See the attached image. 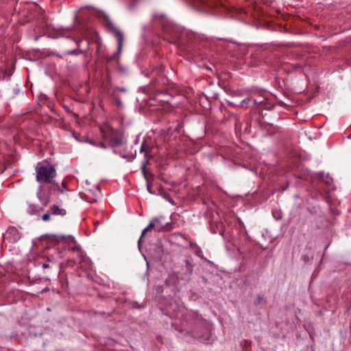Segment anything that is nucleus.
Returning a JSON list of instances; mask_svg holds the SVG:
<instances>
[{
  "instance_id": "1",
  "label": "nucleus",
  "mask_w": 351,
  "mask_h": 351,
  "mask_svg": "<svg viewBox=\"0 0 351 351\" xmlns=\"http://www.w3.org/2000/svg\"><path fill=\"white\" fill-rule=\"evenodd\" d=\"M308 179L311 180L310 187L311 189V195L312 197H320L330 204V197L328 194L335 191V186L333 179L329 173L325 174L323 171L311 174L308 173Z\"/></svg>"
},
{
  "instance_id": "2",
  "label": "nucleus",
  "mask_w": 351,
  "mask_h": 351,
  "mask_svg": "<svg viewBox=\"0 0 351 351\" xmlns=\"http://www.w3.org/2000/svg\"><path fill=\"white\" fill-rule=\"evenodd\" d=\"M56 176V170L53 165H43L38 163L36 167V180L40 184L51 183Z\"/></svg>"
},
{
  "instance_id": "3",
  "label": "nucleus",
  "mask_w": 351,
  "mask_h": 351,
  "mask_svg": "<svg viewBox=\"0 0 351 351\" xmlns=\"http://www.w3.org/2000/svg\"><path fill=\"white\" fill-rule=\"evenodd\" d=\"M106 28L108 31L117 38L118 42V51L121 52L124 40L123 33L111 23H108L106 25Z\"/></svg>"
},
{
  "instance_id": "4",
  "label": "nucleus",
  "mask_w": 351,
  "mask_h": 351,
  "mask_svg": "<svg viewBox=\"0 0 351 351\" xmlns=\"http://www.w3.org/2000/svg\"><path fill=\"white\" fill-rule=\"evenodd\" d=\"M165 228V225L161 222V219L156 217L150 221L148 226L142 231L141 238L138 241L140 242L142 239V237H144L145 233L152 229H154L156 231L160 232Z\"/></svg>"
},
{
  "instance_id": "5",
  "label": "nucleus",
  "mask_w": 351,
  "mask_h": 351,
  "mask_svg": "<svg viewBox=\"0 0 351 351\" xmlns=\"http://www.w3.org/2000/svg\"><path fill=\"white\" fill-rule=\"evenodd\" d=\"M151 150V147L149 145H147V141L145 140L141 146V149H140V152L141 153H144V156H145V160L142 161V163H141V168H142V171L143 173H145V168H146V165H147V163L148 162L150 158H152V156L149 154V151Z\"/></svg>"
},
{
  "instance_id": "6",
  "label": "nucleus",
  "mask_w": 351,
  "mask_h": 351,
  "mask_svg": "<svg viewBox=\"0 0 351 351\" xmlns=\"http://www.w3.org/2000/svg\"><path fill=\"white\" fill-rule=\"evenodd\" d=\"M193 3L197 9L202 10L203 11H206V8L204 7L210 8L213 6L208 0H194Z\"/></svg>"
},
{
  "instance_id": "7",
  "label": "nucleus",
  "mask_w": 351,
  "mask_h": 351,
  "mask_svg": "<svg viewBox=\"0 0 351 351\" xmlns=\"http://www.w3.org/2000/svg\"><path fill=\"white\" fill-rule=\"evenodd\" d=\"M51 213L54 215H61L64 216L66 214V211L65 209L60 208L58 206L53 205L51 207Z\"/></svg>"
},
{
  "instance_id": "8",
  "label": "nucleus",
  "mask_w": 351,
  "mask_h": 351,
  "mask_svg": "<svg viewBox=\"0 0 351 351\" xmlns=\"http://www.w3.org/2000/svg\"><path fill=\"white\" fill-rule=\"evenodd\" d=\"M69 241H71L73 243V246H71V247H69V250H72V251H76L80 256H82V252L80 250L79 247L76 245L74 238L71 236H69Z\"/></svg>"
},
{
  "instance_id": "9",
  "label": "nucleus",
  "mask_w": 351,
  "mask_h": 351,
  "mask_svg": "<svg viewBox=\"0 0 351 351\" xmlns=\"http://www.w3.org/2000/svg\"><path fill=\"white\" fill-rule=\"evenodd\" d=\"M319 87L318 86H316L315 90L313 93V94L311 96V97H308V101L310 100V99H312L317 95V94L319 93Z\"/></svg>"
},
{
  "instance_id": "10",
  "label": "nucleus",
  "mask_w": 351,
  "mask_h": 351,
  "mask_svg": "<svg viewBox=\"0 0 351 351\" xmlns=\"http://www.w3.org/2000/svg\"><path fill=\"white\" fill-rule=\"evenodd\" d=\"M50 217H51L50 214L47 213V214H44V215L42 216V219H43V221H48V220H49V219H50Z\"/></svg>"
},
{
  "instance_id": "11",
  "label": "nucleus",
  "mask_w": 351,
  "mask_h": 351,
  "mask_svg": "<svg viewBox=\"0 0 351 351\" xmlns=\"http://www.w3.org/2000/svg\"><path fill=\"white\" fill-rule=\"evenodd\" d=\"M62 187H61V188H60V189H59V191H60V192L61 193H64V188L66 187V186H65V184H64V183L63 182H62Z\"/></svg>"
},
{
  "instance_id": "12",
  "label": "nucleus",
  "mask_w": 351,
  "mask_h": 351,
  "mask_svg": "<svg viewBox=\"0 0 351 351\" xmlns=\"http://www.w3.org/2000/svg\"><path fill=\"white\" fill-rule=\"evenodd\" d=\"M196 255L198 256L199 257H201L202 258V252L201 250V249H198V250H197L196 252Z\"/></svg>"
},
{
  "instance_id": "13",
  "label": "nucleus",
  "mask_w": 351,
  "mask_h": 351,
  "mask_svg": "<svg viewBox=\"0 0 351 351\" xmlns=\"http://www.w3.org/2000/svg\"><path fill=\"white\" fill-rule=\"evenodd\" d=\"M116 102L119 106H122V101L120 99H116Z\"/></svg>"
},
{
  "instance_id": "14",
  "label": "nucleus",
  "mask_w": 351,
  "mask_h": 351,
  "mask_svg": "<svg viewBox=\"0 0 351 351\" xmlns=\"http://www.w3.org/2000/svg\"><path fill=\"white\" fill-rule=\"evenodd\" d=\"M42 267H43V269H47V268H49V264H47V263H43V265H42Z\"/></svg>"
},
{
  "instance_id": "15",
  "label": "nucleus",
  "mask_w": 351,
  "mask_h": 351,
  "mask_svg": "<svg viewBox=\"0 0 351 351\" xmlns=\"http://www.w3.org/2000/svg\"><path fill=\"white\" fill-rule=\"evenodd\" d=\"M119 90L121 91V92H125V89L124 88H119Z\"/></svg>"
},
{
  "instance_id": "16",
  "label": "nucleus",
  "mask_w": 351,
  "mask_h": 351,
  "mask_svg": "<svg viewBox=\"0 0 351 351\" xmlns=\"http://www.w3.org/2000/svg\"><path fill=\"white\" fill-rule=\"evenodd\" d=\"M10 231L14 232V233H16L17 232L16 230H15V229H11V230H10Z\"/></svg>"
},
{
  "instance_id": "17",
  "label": "nucleus",
  "mask_w": 351,
  "mask_h": 351,
  "mask_svg": "<svg viewBox=\"0 0 351 351\" xmlns=\"http://www.w3.org/2000/svg\"><path fill=\"white\" fill-rule=\"evenodd\" d=\"M316 276V274H315V271L312 274L311 278L313 279Z\"/></svg>"
},
{
  "instance_id": "18",
  "label": "nucleus",
  "mask_w": 351,
  "mask_h": 351,
  "mask_svg": "<svg viewBox=\"0 0 351 351\" xmlns=\"http://www.w3.org/2000/svg\"><path fill=\"white\" fill-rule=\"evenodd\" d=\"M19 239V234H16V237H15V240H17V239Z\"/></svg>"
},
{
  "instance_id": "19",
  "label": "nucleus",
  "mask_w": 351,
  "mask_h": 351,
  "mask_svg": "<svg viewBox=\"0 0 351 351\" xmlns=\"http://www.w3.org/2000/svg\"><path fill=\"white\" fill-rule=\"evenodd\" d=\"M302 258L304 259V262L306 263V258L304 256L302 257Z\"/></svg>"
}]
</instances>
